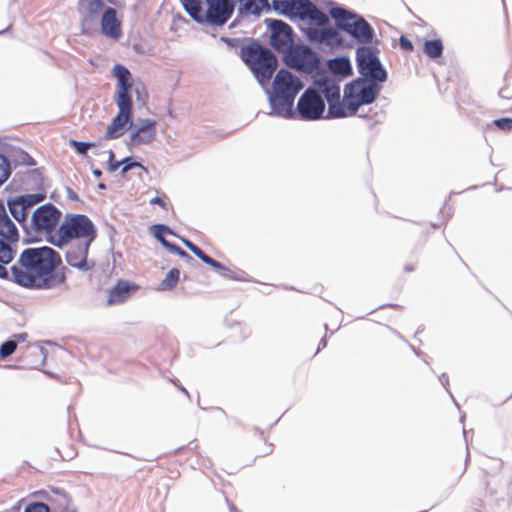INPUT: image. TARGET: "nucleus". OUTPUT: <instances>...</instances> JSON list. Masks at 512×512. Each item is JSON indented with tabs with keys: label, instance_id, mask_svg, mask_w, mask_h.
Instances as JSON below:
<instances>
[{
	"label": "nucleus",
	"instance_id": "1a4fd4ad",
	"mask_svg": "<svg viewBox=\"0 0 512 512\" xmlns=\"http://www.w3.org/2000/svg\"><path fill=\"white\" fill-rule=\"evenodd\" d=\"M61 231L72 241L93 242L97 236L94 223L84 214H67L61 223Z\"/></svg>",
	"mask_w": 512,
	"mask_h": 512
},
{
	"label": "nucleus",
	"instance_id": "69168bd1",
	"mask_svg": "<svg viewBox=\"0 0 512 512\" xmlns=\"http://www.w3.org/2000/svg\"><path fill=\"white\" fill-rule=\"evenodd\" d=\"M98 188L104 190L106 189V185L104 183H99Z\"/></svg>",
	"mask_w": 512,
	"mask_h": 512
},
{
	"label": "nucleus",
	"instance_id": "79ce46f5",
	"mask_svg": "<svg viewBox=\"0 0 512 512\" xmlns=\"http://www.w3.org/2000/svg\"><path fill=\"white\" fill-rule=\"evenodd\" d=\"M183 244L195 255L197 256V254L201 251V249L195 245L194 243H192L190 240L188 239H185V238H181Z\"/></svg>",
	"mask_w": 512,
	"mask_h": 512
},
{
	"label": "nucleus",
	"instance_id": "a19ab883",
	"mask_svg": "<svg viewBox=\"0 0 512 512\" xmlns=\"http://www.w3.org/2000/svg\"><path fill=\"white\" fill-rule=\"evenodd\" d=\"M221 276L227 279L231 280H242L240 276H238L234 271L230 270L229 268L223 266V269L219 272Z\"/></svg>",
	"mask_w": 512,
	"mask_h": 512
},
{
	"label": "nucleus",
	"instance_id": "7c9ffc66",
	"mask_svg": "<svg viewBox=\"0 0 512 512\" xmlns=\"http://www.w3.org/2000/svg\"><path fill=\"white\" fill-rule=\"evenodd\" d=\"M180 271L177 268H172L167 273L166 277L160 283L161 290L174 288L179 281Z\"/></svg>",
	"mask_w": 512,
	"mask_h": 512
},
{
	"label": "nucleus",
	"instance_id": "4468645a",
	"mask_svg": "<svg viewBox=\"0 0 512 512\" xmlns=\"http://www.w3.org/2000/svg\"><path fill=\"white\" fill-rule=\"evenodd\" d=\"M271 30L270 44L278 52H287L293 43V30L286 22L278 19H266Z\"/></svg>",
	"mask_w": 512,
	"mask_h": 512
},
{
	"label": "nucleus",
	"instance_id": "4c0bfd02",
	"mask_svg": "<svg viewBox=\"0 0 512 512\" xmlns=\"http://www.w3.org/2000/svg\"><path fill=\"white\" fill-rule=\"evenodd\" d=\"M167 250L173 254H177L178 256H180L183 259H186L188 262L194 261V258L191 255H189L185 250H183L176 244L172 243L171 245H168Z\"/></svg>",
	"mask_w": 512,
	"mask_h": 512
},
{
	"label": "nucleus",
	"instance_id": "a878e982",
	"mask_svg": "<svg viewBox=\"0 0 512 512\" xmlns=\"http://www.w3.org/2000/svg\"><path fill=\"white\" fill-rule=\"evenodd\" d=\"M114 76L117 78V88H131V73L123 65L116 64L113 67Z\"/></svg>",
	"mask_w": 512,
	"mask_h": 512
},
{
	"label": "nucleus",
	"instance_id": "5701e85b",
	"mask_svg": "<svg viewBox=\"0 0 512 512\" xmlns=\"http://www.w3.org/2000/svg\"><path fill=\"white\" fill-rule=\"evenodd\" d=\"M134 290V287L127 282L119 281L109 293L108 303L116 304L122 303L127 300L131 292Z\"/></svg>",
	"mask_w": 512,
	"mask_h": 512
},
{
	"label": "nucleus",
	"instance_id": "8fccbe9b",
	"mask_svg": "<svg viewBox=\"0 0 512 512\" xmlns=\"http://www.w3.org/2000/svg\"><path fill=\"white\" fill-rule=\"evenodd\" d=\"M30 177L36 181V182H39V185H42V176H41V173H39L38 171L34 170L30 173Z\"/></svg>",
	"mask_w": 512,
	"mask_h": 512
},
{
	"label": "nucleus",
	"instance_id": "3c124183",
	"mask_svg": "<svg viewBox=\"0 0 512 512\" xmlns=\"http://www.w3.org/2000/svg\"><path fill=\"white\" fill-rule=\"evenodd\" d=\"M13 337H14L13 340H15L17 343L25 342L28 337V334L27 333H18V334H15Z\"/></svg>",
	"mask_w": 512,
	"mask_h": 512
},
{
	"label": "nucleus",
	"instance_id": "338daca9",
	"mask_svg": "<svg viewBox=\"0 0 512 512\" xmlns=\"http://www.w3.org/2000/svg\"><path fill=\"white\" fill-rule=\"evenodd\" d=\"M405 269H406V270H408V271H411V270H412V268H410V267H408V266H407Z\"/></svg>",
	"mask_w": 512,
	"mask_h": 512
},
{
	"label": "nucleus",
	"instance_id": "9b49d317",
	"mask_svg": "<svg viewBox=\"0 0 512 512\" xmlns=\"http://www.w3.org/2000/svg\"><path fill=\"white\" fill-rule=\"evenodd\" d=\"M325 111V102L321 94L313 88L306 89L297 102L295 117L304 121L321 119Z\"/></svg>",
	"mask_w": 512,
	"mask_h": 512
},
{
	"label": "nucleus",
	"instance_id": "ea45409f",
	"mask_svg": "<svg viewBox=\"0 0 512 512\" xmlns=\"http://www.w3.org/2000/svg\"><path fill=\"white\" fill-rule=\"evenodd\" d=\"M121 166V161L115 160V154L112 150L108 151V170L115 172Z\"/></svg>",
	"mask_w": 512,
	"mask_h": 512
},
{
	"label": "nucleus",
	"instance_id": "9d476101",
	"mask_svg": "<svg viewBox=\"0 0 512 512\" xmlns=\"http://www.w3.org/2000/svg\"><path fill=\"white\" fill-rule=\"evenodd\" d=\"M46 198L44 193L23 194L7 199V207L12 217L21 225L26 235L30 236L28 215L30 209Z\"/></svg>",
	"mask_w": 512,
	"mask_h": 512
},
{
	"label": "nucleus",
	"instance_id": "f03ea898",
	"mask_svg": "<svg viewBox=\"0 0 512 512\" xmlns=\"http://www.w3.org/2000/svg\"><path fill=\"white\" fill-rule=\"evenodd\" d=\"M270 7L279 15L290 19L309 20L314 26L302 29L311 43L324 44L329 48L343 46V39L330 25L327 14L320 10L311 0H272Z\"/></svg>",
	"mask_w": 512,
	"mask_h": 512
},
{
	"label": "nucleus",
	"instance_id": "412c9836",
	"mask_svg": "<svg viewBox=\"0 0 512 512\" xmlns=\"http://www.w3.org/2000/svg\"><path fill=\"white\" fill-rule=\"evenodd\" d=\"M271 9L268 0H239L238 16L246 14L260 16L261 13Z\"/></svg>",
	"mask_w": 512,
	"mask_h": 512
},
{
	"label": "nucleus",
	"instance_id": "6e6552de",
	"mask_svg": "<svg viewBox=\"0 0 512 512\" xmlns=\"http://www.w3.org/2000/svg\"><path fill=\"white\" fill-rule=\"evenodd\" d=\"M61 211L51 203L39 206L32 214L31 221L28 223L30 236L26 235L25 243L36 241V235L49 234L53 232L60 221Z\"/></svg>",
	"mask_w": 512,
	"mask_h": 512
},
{
	"label": "nucleus",
	"instance_id": "e433bc0d",
	"mask_svg": "<svg viewBox=\"0 0 512 512\" xmlns=\"http://www.w3.org/2000/svg\"><path fill=\"white\" fill-rule=\"evenodd\" d=\"M70 144L72 147L75 148L76 152L80 155L87 154L89 148L94 146L93 143L90 142H83V141H77V140H71Z\"/></svg>",
	"mask_w": 512,
	"mask_h": 512
},
{
	"label": "nucleus",
	"instance_id": "49530a36",
	"mask_svg": "<svg viewBox=\"0 0 512 512\" xmlns=\"http://www.w3.org/2000/svg\"><path fill=\"white\" fill-rule=\"evenodd\" d=\"M149 203L151 205H159L161 206L163 209L167 210V203L160 197L156 196L154 198H152Z\"/></svg>",
	"mask_w": 512,
	"mask_h": 512
},
{
	"label": "nucleus",
	"instance_id": "cd10ccee",
	"mask_svg": "<svg viewBox=\"0 0 512 512\" xmlns=\"http://www.w3.org/2000/svg\"><path fill=\"white\" fill-rule=\"evenodd\" d=\"M350 115L344 101L335 100L328 103V112L325 118H343Z\"/></svg>",
	"mask_w": 512,
	"mask_h": 512
},
{
	"label": "nucleus",
	"instance_id": "f8f14e48",
	"mask_svg": "<svg viewBox=\"0 0 512 512\" xmlns=\"http://www.w3.org/2000/svg\"><path fill=\"white\" fill-rule=\"evenodd\" d=\"M286 64L300 72L312 73L320 64L317 54L308 46L291 47L285 56Z\"/></svg>",
	"mask_w": 512,
	"mask_h": 512
},
{
	"label": "nucleus",
	"instance_id": "37998d69",
	"mask_svg": "<svg viewBox=\"0 0 512 512\" xmlns=\"http://www.w3.org/2000/svg\"><path fill=\"white\" fill-rule=\"evenodd\" d=\"M183 244L195 255L197 256V254L201 251V249L195 245L194 243H192L190 240L188 239H185V238H181Z\"/></svg>",
	"mask_w": 512,
	"mask_h": 512
},
{
	"label": "nucleus",
	"instance_id": "6e6d98bb",
	"mask_svg": "<svg viewBox=\"0 0 512 512\" xmlns=\"http://www.w3.org/2000/svg\"><path fill=\"white\" fill-rule=\"evenodd\" d=\"M326 345H327V340H326V338L324 337V338H322V339L320 340V342H319V346H318V350H317V352H318V351H320L322 348H325V347H326Z\"/></svg>",
	"mask_w": 512,
	"mask_h": 512
},
{
	"label": "nucleus",
	"instance_id": "de8ad7c7",
	"mask_svg": "<svg viewBox=\"0 0 512 512\" xmlns=\"http://www.w3.org/2000/svg\"><path fill=\"white\" fill-rule=\"evenodd\" d=\"M197 257L204 262L205 264L209 265L213 262V258L205 254L202 250L197 254Z\"/></svg>",
	"mask_w": 512,
	"mask_h": 512
},
{
	"label": "nucleus",
	"instance_id": "680f3d73",
	"mask_svg": "<svg viewBox=\"0 0 512 512\" xmlns=\"http://www.w3.org/2000/svg\"><path fill=\"white\" fill-rule=\"evenodd\" d=\"M221 41H223L229 45H232V42L234 41V39L227 38V37H221Z\"/></svg>",
	"mask_w": 512,
	"mask_h": 512
},
{
	"label": "nucleus",
	"instance_id": "a211bd4d",
	"mask_svg": "<svg viewBox=\"0 0 512 512\" xmlns=\"http://www.w3.org/2000/svg\"><path fill=\"white\" fill-rule=\"evenodd\" d=\"M101 32L104 36L117 40L122 36L121 22L113 7H106L100 19Z\"/></svg>",
	"mask_w": 512,
	"mask_h": 512
},
{
	"label": "nucleus",
	"instance_id": "f257e3e1",
	"mask_svg": "<svg viewBox=\"0 0 512 512\" xmlns=\"http://www.w3.org/2000/svg\"><path fill=\"white\" fill-rule=\"evenodd\" d=\"M18 241V229L0 200V278L35 290L53 289L65 281V276L56 271L62 263L61 256L49 246L25 248L9 272L5 265L15 258Z\"/></svg>",
	"mask_w": 512,
	"mask_h": 512
},
{
	"label": "nucleus",
	"instance_id": "a18cd8bd",
	"mask_svg": "<svg viewBox=\"0 0 512 512\" xmlns=\"http://www.w3.org/2000/svg\"><path fill=\"white\" fill-rule=\"evenodd\" d=\"M400 47L406 51H412L413 50V44L412 42L406 38L405 36H401L399 39Z\"/></svg>",
	"mask_w": 512,
	"mask_h": 512
},
{
	"label": "nucleus",
	"instance_id": "0e129e2a",
	"mask_svg": "<svg viewBox=\"0 0 512 512\" xmlns=\"http://www.w3.org/2000/svg\"><path fill=\"white\" fill-rule=\"evenodd\" d=\"M180 389H181V391H182L183 393H185V395H186L188 398L190 397L189 392H188L184 387H181Z\"/></svg>",
	"mask_w": 512,
	"mask_h": 512
},
{
	"label": "nucleus",
	"instance_id": "c9c22d12",
	"mask_svg": "<svg viewBox=\"0 0 512 512\" xmlns=\"http://www.w3.org/2000/svg\"><path fill=\"white\" fill-rule=\"evenodd\" d=\"M52 508L44 502H32L29 503L24 512H51Z\"/></svg>",
	"mask_w": 512,
	"mask_h": 512
},
{
	"label": "nucleus",
	"instance_id": "423d86ee",
	"mask_svg": "<svg viewBox=\"0 0 512 512\" xmlns=\"http://www.w3.org/2000/svg\"><path fill=\"white\" fill-rule=\"evenodd\" d=\"M381 91L380 83L357 78L344 88V103L350 115H355L362 105L372 104Z\"/></svg>",
	"mask_w": 512,
	"mask_h": 512
},
{
	"label": "nucleus",
	"instance_id": "2eb2a0df",
	"mask_svg": "<svg viewBox=\"0 0 512 512\" xmlns=\"http://www.w3.org/2000/svg\"><path fill=\"white\" fill-rule=\"evenodd\" d=\"M92 242L73 241L65 251V259L68 265L80 271H88L95 265L87 260L89 248Z\"/></svg>",
	"mask_w": 512,
	"mask_h": 512
},
{
	"label": "nucleus",
	"instance_id": "58836bf2",
	"mask_svg": "<svg viewBox=\"0 0 512 512\" xmlns=\"http://www.w3.org/2000/svg\"><path fill=\"white\" fill-rule=\"evenodd\" d=\"M494 124L503 131L512 130V118H500L494 121Z\"/></svg>",
	"mask_w": 512,
	"mask_h": 512
},
{
	"label": "nucleus",
	"instance_id": "603ef678",
	"mask_svg": "<svg viewBox=\"0 0 512 512\" xmlns=\"http://www.w3.org/2000/svg\"><path fill=\"white\" fill-rule=\"evenodd\" d=\"M439 381L443 385V387L447 389V385L449 384V379L445 373H443L442 375L439 376Z\"/></svg>",
	"mask_w": 512,
	"mask_h": 512
},
{
	"label": "nucleus",
	"instance_id": "7ed1b4c3",
	"mask_svg": "<svg viewBox=\"0 0 512 512\" xmlns=\"http://www.w3.org/2000/svg\"><path fill=\"white\" fill-rule=\"evenodd\" d=\"M302 88L301 80L289 70H278L272 83V90L267 89L271 108L269 114L286 119L295 118L294 100Z\"/></svg>",
	"mask_w": 512,
	"mask_h": 512
},
{
	"label": "nucleus",
	"instance_id": "4d7b16f0",
	"mask_svg": "<svg viewBox=\"0 0 512 512\" xmlns=\"http://www.w3.org/2000/svg\"><path fill=\"white\" fill-rule=\"evenodd\" d=\"M226 502L229 506L230 512H237V508L232 502H230L228 499H226Z\"/></svg>",
	"mask_w": 512,
	"mask_h": 512
},
{
	"label": "nucleus",
	"instance_id": "72a5a7b5",
	"mask_svg": "<svg viewBox=\"0 0 512 512\" xmlns=\"http://www.w3.org/2000/svg\"><path fill=\"white\" fill-rule=\"evenodd\" d=\"M10 174V163L5 156L0 154V186L9 178Z\"/></svg>",
	"mask_w": 512,
	"mask_h": 512
},
{
	"label": "nucleus",
	"instance_id": "bf43d9fd",
	"mask_svg": "<svg viewBox=\"0 0 512 512\" xmlns=\"http://www.w3.org/2000/svg\"><path fill=\"white\" fill-rule=\"evenodd\" d=\"M166 235H174L177 236L176 233L170 229L168 226H166V230L163 231Z\"/></svg>",
	"mask_w": 512,
	"mask_h": 512
},
{
	"label": "nucleus",
	"instance_id": "20e7f679",
	"mask_svg": "<svg viewBox=\"0 0 512 512\" xmlns=\"http://www.w3.org/2000/svg\"><path fill=\"white\" fill-rule=\"evenodd\" d=\"M329 13L335 21L334 29L337 31L345 32L361 46L374 42L375 31L362 15L341 6L331 8Z\"/></svg>",
	"mask_w": 512,
	"mask_h": 512
},
{
	"label": "nucleus",
	"instance_id": "052dcab7",
	"mask_svg": "<svg viewBox=\"0 0 512 512\" xmlns=\"http://www.w3.org/2000/svg\"><path fill=\"white\" fill-rule=\"evenodd\" d=\"M499 95L503 98H509L508 92L506 89H501Z\"/></svg>",
	"mask_w": 512,
	"mask_h": 512
},
{
	"label": "nucleus",
	"instance_id": "0eeeda50",
	"mask_svg": "<svg viewBox=\"0 0 512 512\" xmlns=\"http://www.w3.org/2000/svg\"><path fill=\"white\" fill-rule=\"evenodd\" d=\"M355 54L356 67L361 75L360 78L377 83H383L387 80L388 74L378 57L377 49L371 46H359Z\"/></svg>",
	"mask_w": 512,
	"mask_h": 512
},
{
	"label": "nucleus",
	"instance_id": "39448f33",
	"mask_svg": "<svg viewBox=\"0 0 512 512\" xmlns=\"http://www.w3.org/2000/svg\"><path fill=\"white\" fill-rule=\"evenodd\" d=\"M240 57L250 68L262 87H266L277 68V58L273 52L256 41H251L240 50Z\"/></svg>",
	"mask_w": 512,
	"mask_h": 512
},
{
	"label": "nucleus",
	"instance_id": "e2e57ef3",
	"mask_svg": "<svg viewBox=\"0 0 512 512\" xmlns=\"http://www.w3.org/2000/svg\"><path fill=\"white\" fill-rule=\"evenodd\" d=\"M239 23V20L238 19H235L233 22H231V24L229 25V28L232 29V28H235Z\"/></svg>",
	"mask_w": 512,
	"mask_h": 512
},
{
	"label": "nucleus",
	"instance_id": "c03bdc74",
	"mask_svg": "<svg viewBox=\"0 0 512 512\" xmlns=\"http://www.w3.org/2000/svg\"><path fill=\"white\" fill-rule=\"evenodd\" d=\"M183 244L195 255L197 256V254L201 251V249L195 245L194 243H192L190 240L188 239H185V238H181Z\"/></svg>",
	"mask_w": 512,
	"mask_h": 512
},
{
	"label": "nucleus",
	"instance_id": "aec40b11",
	"mask_svg": "<svg viewBox=\"0 0 512 512\" xmlns=\"http://www.w3.org/2000/svg\"><path fill=\"white\" fill-rule=\"evenodd\" d=\"M129 124V128L133 126L132 114L118 112L112 119L111 124L107 127L105 139L112 140L121 137L125 132V126Z\"/></svg>",
	"mask_w": 512,
	"mask_h": 512
},
{
	"label": "nucleus",
	"instance_id": "473e14b6",
	"mask_svg": "<svg viewBox=\"0 0 512 512\" xmlns=\"http://www.w3.org/2000/svg\"><path fill=\"white\" fill-rule=\"evenodd\" d=\"M17 348V342L13 339H9L2 343L0 346V358L6 359L10 355H12Z\"/></svg>",
	"mask_w": 512,
	"mask_h": 512
},
{
	"label": "nucleus",
	"instance_id": "6ab92c4d",
	"mask_svg": "<svg viewBox=\"0 0 512 512\" xmlns=\"http://www.w3.org/2000/svg\"><path fill=\"white\" fill-rule=\"evenodd\" d=\"M314 84L321 90L328 103L340 100L339 80L327 75L325 72H317L314 76Z\"/></svg>",
	"mask_w": 512,
	"mask_h": 512
},
{
	"label": "nucleus",
	"instance_id": "5fc2aeb1",
	"mask_svg": "<svg viewBox=\"0 0 512 512\" xmlns=\"http://www.w3.org/2000/svg\"><path fill=\"white\" fill-rule=\"evenodd\" d=\"M38 353H39V355H41V356H42V362H44V361H45V359H46V356H47V351H46V349H45V348H43V347H39V348H38Z\"/></svg>",
	"mask_w": 512,
	"mask_h": 512
},
{
	"label": "nucleus",
	"instance_id": "2f4dec72",
	"mask_svg": "<svg viewBox=\"0 0 512 512\" xmlns=\"http://www.w3.org/2000/svg\"><path fill=\"white\" fill-rule=\"evenodd\" d=\"M151 229L154 237L162 244L163 247L168 249V245H171L172 243L165 238L166 234L163 231L166 230V225L155 224Z\"/></svg>",
	"mask_w": 512,
	"mask_h": 512
},
{
	"label": "nucleus",
	"instance_id": "ddd939ff",
	"mask_svg": "<svg viewBox=\"0 0 512 512\" xmlns=\"http://www.w3.org/2000/svg\"><path fill=\"white\" fill-rule=\"evenodd\" d=\"M207 6L205 24L211 27L224 26L234 13L236 0H204Z\"/></svg>",
	"mask_w": 512,
	"mask_h": 512
},
{
	"label": "nucleus",
	"instance_id": "13d9d810",
	"mask_svg": "<svg viewBox=\"0 0 512 512\" xmlns=\"http://www.w3.org/2000/svg\"><path fill=\"white\" fill-rule=\"evenodd\" d=\"M92 174L96 177V178H100L102 176V171L100 169H93L92 170Z\"/></svg>",
	"mask_w": 512,
	"mask_h": 512
},
{
	"label": "nucleus",
	"instance_id": "864d4df0",
	"mask_svg": "<svg viewBox=\"0 0 512 512\" xmlns=\"http://www.w3.org/2000/svg\"><path fill=\"white\" fill-rule=\"evenodd\" d=\"M211 267L215 268L217 271H221L223 269V264H221L220 262L216 261V260H213V262L210 264Z\"/></svg>",
	"mask_w": 512,
	"mask_h": 512
},
{
	"label": "nucleus",
	"instance_id": "c85d7f7f",
	"mask_svg": "<svg viewBox=\"0 0 512 512\" xmlns=\"http://www.w3.org/2000/svg\"><path fill=\"white\" fill-rule=\"evenodd\" d=\"M424 52L432 59L440 57L443 52L442 41L440 39L427 40L424 44Z\"/></svg>",
	"mask_w": 512,
	"mask_h": 512
},
{
	"label": "nucleus",
	"instance_id": "09e8293b",
	"mask_svg": "<svg viewBox=\"0 0 512 512\" xmlns=\"http://www.w3.org/2000/svg\"><path fill=\"white\" fill-rule=\"evenodd\" d=\"M66 192H67V198L72 200V201H78L79 200V197L77 195V193L71 189L70 187H66Z\"/></svg>",
	"mask_w": 512,
	"mask_h": 512
},
{
	"label": "nucleus",
	"instance_id": "393cba45",
	"mask_svg": "<svg viewBox=\"0 0 512 512\" xmlns=\"http://www.w3.org/2000/svg\"><path fill=\"white\" fill-rule=\"evenodd\" d=\"M328 67L335 76L347 77L352 73V66L347 57H338L329 60Z\"/></svg>",
	"mask_w": 512,
	"mask_h": 512
},
{
	"label": "nucleus",
	"instance_id": "bb28decb",
	"mask_svg": "<svg viewBox=\"0 0 512 512\" xmlns=\"http://www.w3.org/2000/svg\"><path fill=\"white\" fill-rule=\"evenodd\" d=\"M53 491L61 495L62 500L52 507L51 512H79L73 505L71 498L63 490L53 489Z\"/></svg>",
	"mask_w": 512,
	"mask_h": 512
},
{
	"label": "nucleus",
	"instance_id": "4be33fe9",
	"mask_svg": "<svg viewBox=\"0 0 512 512\" xmlns=\"http://www.w3.org/2000/svg\"><path fill=\"white\" fill-rule=\"evenodd\" d=\"M184 11L197 24H205V12L202 7V0H180Z\"/></svg>",
	"mask_w": 512,
	"mask_h": 512
},
{
	"label": "nucleus",
	"instance_id": "b1692460",
	"mask_svg": "<svg viewBox=\"0 0 512 512\" xmlns=\"http://www.w3.org/2000/svg\"><path fill=\"white\" fill-rule=\"evenodd\" d=\"M131 88H117L114 101L118 106L119 112H125L128 114H132L133 112V102L130 94Z\"/></svg>",
	"mask_w": 512,
	"mask_h": 512
},
{
	"label": "nucleus",
	"instance_id": "c756f323",
	"mask_svg": "<svg viewBox=\"0 0 512 512\" xmlns=\"http://www.w3.org/2000/svg\"><path fill=\"white\" fill-rule=\"evenodd\" d=\"M48 241L52 245L65 250L68 248V245H70V243L73 242L70 236H66L63 234V232L61 231V225L59 226L57 233L55 235H51Z\"/></svg>",
	"mask_w": 512,
	"mask_h": 512
},
{
	"label": "nucleus",
	"instance_id": "f3484780",
	"mask_svg": "<svg viewBox=\"0 0 512 512\" xmlns=\"http://www.w3.org/2000/svg\"><path fill=\"white\" fill-rule=\"evenodd\" d=\"M104 0H79L78 12L81 18V27L84 32H88L98 22L99 14L104 11Z\"/></svg>",
	"mask_w": 512,
	"mask_h": 512
},
{
	"label": "nucleus",
	"instance_id": "dca6fc26",
	"mask_svg": "<svg viewBox=\"0 0 512 512\" xmlns=\"http://www.w3.org/2000/svg\"><path fill=\"white\" fill-rule=\"evenodd\" d=\"M157 122L154 119H138L135 130L131 132L126 145L129 148L152 143L157 135Z\"/></svg>",
	"mask_w": 512,
	"mask_h": 512
},
{
	"label": "nucleus",
	"instance_id": "f704fd0d",
	"mask_svg": "<svg viewBox=\"0 0 512 512\" xmlns=\"http://www.w3.org/2000/svg\"><path fill=\"white\" fill-rule=\"evenodd\" d=\"M122 169L120 174L125 176V174L133 168L139 167L145 169V167L138 161L133 160L131 157H126L121 160Z\"/></svg>",
	"mask_w": 512,
	"mask_h": 512
}]
</instances>
